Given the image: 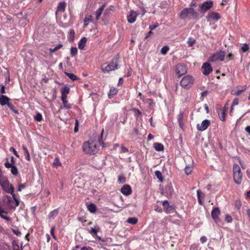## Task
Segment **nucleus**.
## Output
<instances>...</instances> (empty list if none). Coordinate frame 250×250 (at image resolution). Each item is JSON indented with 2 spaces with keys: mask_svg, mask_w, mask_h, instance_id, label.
Listing matches in <instances>:
<instances>
[{
  "mask_svg": "<svg viewBox=\"0 0 250 250\" xmlns=\"http://www.w3.org/2000/svg\"><path fill=\"white\" fill-rule=\"evenodd\" d=\"M103 133L104 129L101 132V138L98 141L90 140L83 143V148L85 153L92 155L98 152L99 146L102 145Z\"/></svg>",
  "mask_w": 250,
  "mask_h": 250,
  "instance_id": "nucleus-1",
  "label": "nucleus"
},
{
  "mask_svg": "<svg viewBox=\"0 0 250 250\" xmlns=\"http://www.w3.org/2000/svg\"><path fill=\"white\" fill-rule=\"evenodd\" d=\"M0 185L4 191L12 195L16 203H19L18 199L14 193V187L9 184L8 178L3 174L0 176Z\"/></svg>",
  "mask_w": 250,
  "mask_h": 250,
  "instance_id": "nucleus-2",
  "label": "nucleus"
},
{
  "mask_svg": "<svg viewBox=\"0 0 250 250\" xmlns=\"http://www.w3.org/2000/svg\"><path fill=\"white\" fill-rule=\"evenodd\" d=\"M179 18L184 20L196 19L198 18V14L193 8H185L180 12Z\"/></svg>",
  "mask_w": 250,
  "mask_h": 250,
  "instance_id": "nucleus-3",
  "label": "nucleus"
},
{
  "mask_svg": "<svg viewBox=\"0 0 250 250\" xmlns=\"http://www.w3.org/2000/svg\"><path fill=\"white\" fill-rule=\"evenodd\" d=\"M233 177L235 183L240 185L242 181V173L239 166L237 164L233 165Z\"/></svg>",
  "mask_w": 250,
  "mask_h": 250,
  "instance_id": "nucleus-4",
  "label": "nucleus"
},
{
  "mask_svg": "<svg viewBox=\"0 0 250 250\" xmlns=\"http://www.w3.org/2000/svg\"><path fill=\"white\" fill-rule=\"evenodd\" d=\"M194 83V78L191 75L184 76L180 81V85L186 89H188L192 87Z\"/></svg>",
  "mask_w": 250,
  "mask_h": 250,
  "instance_id": "nucleus-5",
  "label": "nucleus"
},
{
  "mask_svg": "<svg viewBox=\"0 0 250 250\" xmlns=\"http://www.w3.org/2000/svg\"><path fill=\"white\" fill-rule=\"evenodd\" d=\"M119 68L118 58H113L109 64L107 65L104 68L103 66H101L102 70L104 72H109L111 71L117 69Z\"/></svg>",
  "mask_w": 250,
  "mask_h": 250,
  "instance_id": "nucleus-6",
  "label": "nucleus"
},
{
  "mask_svg": "<svg viewBox=\"0 0 250 250\" xmlns=\"http://www.w3.org/2000/svg\"><path fill=\"white\" fill-rule=\"evenodd\" d=\"M220 213L221 211L218 207L214 208L211 212L212 219L218 226H222L223 224L222 220L219 217Z\"/></svg>",
  "mask_w": 250,
  "mask_h": 250,
  "instance_id": "nucleus-7",
  "label": "nucleus"
},
{
  "mask_svg": "<svg viewBox=\"0 0 250 250\" xmlns=\"http://www.w3.org/2000/svg\"><path fill=\"white\" fill-rule=\"evenodd\" d=\"M225 57V53L224 51H217L209 58L208 61L211 62H214L217 61H223L224 60Z\"/></svg>",
  "mask_w": 250,
  "mask_h": 250,
  "instance_id": "nucleus-8",
  "label": "nucleus"
},
{
  "mask_svg": "<svg viewBox=\"0 0 250 250\" xmlns=\"http://www.w3.org/2000/svg\"><path fill=\"white\" fill-rule=\"evenodd\" d=\"M187 72L186 65L182 64H178L176 66V73L178 77L185 74Z\"/></svg>",
  "mask_w": 250,
  "mask_h": 250,
  "instance_id": "nucleus-9",
  "label": "nucleus"
},
{
  "mask_svg": "<svg viewBox=\"0 0 250 250\" xmlns=\"http://www.w3.org/2000/svg\"><path fill=\"white\" fill-rule=\"evenodd\" d=\"M213 5L212 1H206L200 5V11L204 13L212 7Z\"/></svg>",
  "mask_w": 250,
  "mask_h": 250,
  "instance_id": "nucleus-10",
  "label": "nucleus"
},
{
  "mask_svg": "<svg viewBox=\"0 0 250 250\" xmlns=\"http://www.w3.org/2000/svg\"><path fill=\"white\" fill-rule=\"evenodd\" d=\"M220 14L215 12H209L207 16V19L208 21H217L220 20Z\"/></svg>",
  "mask_w": 250,
  "mask_h": 250,
  "instance_id": "nucleus-11",
  "label": "nucleus"
},
{
  "mask_svg": "<svg viewBox=\"0 0 250 250\" xmlns=\"http://www.w3.org/2000/svg\"><path fill=\"white\" fill-rule=\"evenodd\" d=\"M202 72L205 75H209L212 71L211 65L208 62H205L202 66Z\"/></svg>",
  "mask_w": 250,
  "mask_h": 250,
  "instance_id": "nucleus-12",
  "label": "nucleus"
},
{
  "mask_svg": "<svg viewBox=\"0 0 250 250\" xmlns=\"http://www.w3.org/2000/svg\"><path fill=\"white\" fill-rule=\"evenodd\" d=\"M164 209L166 213H171L174 212L175 206L174 204H160Z\"/></svg>",
  "mask_w": 250,
  "mask_h": 250,
  "instance_id": "nucleus-13",
  "label": "nucleus"
},
{
  "mask_svg": "<svg viewBox=\"0 0 250 250\" xmlns=\"http://www.w3.org/2000/svg\"><path fill=\"white\" fill-rule=\"evenodd\" d=\"M210 124V121L208 119H206L202 121L201 125L199 124L197 125V128L198 130L203 131L205 130L208 127Z\"/></svg>",
  "mask_w": 250,
  "mask_h": 250,
  "instance_id": "nucleus-14",
  "label": "nucleus"
},
{
  "mask_svg": "<svg viewBox=\"0 0 250 250\" xmlns=\"http://www.w3.org/2000/svg\"><path fill=\"white\" fill-rule=\"evenodd\" d=\"M4 166L7 168H11V172L13 175L17 176L19 173L17 167L16 166H12L11 165H10V163L8 162V159H7L6 162L4 163Z\"/></svg>",
  "mask_w": 250,
  "mask_h": 250,
  "instance_id": "nucleus-15",
  "label": "nucleus"
},
{
  "mask_svg": "<svg viewBox=\"0 0 250 250\" xmlns=\"http://www.w3.org/2000/svg\"><path fill=\"white\" fill-rule=\"evenodd\" d=\"M137 14L136 12L131 10L127 16V21L129 23H133L136 20Z\"/></svg>",
  "mask_w": 250,
  "mask_h": 250,
  "instance_id": "nucleus-16",
  "label": "nucleus"
},
{
  "mask_svg": "<svg viewBox=\"0 0 250 250\" xmlns=\"http://www.w3.org/2000/svg\"><path fill=\"white\" fill-rule=\"evenodd\" d=\"M66 6V2L65 1L60 2L58 3L56 11V14L57 15L59 13H62L65 11Z\"/></svg>",
  "mask_w": 250,
  "mask_h": 250,
  "instance_id": "nucleus-17",
  "label": "nucleus"
},
{
  "mask_svg": "<svg viewBox=\"0 0 250 250\" xmlns=\"http://www.w3.org/2000/svg\"><path fill=\"white\" fill-rule=\"evenodd\" d=\"M121 191L123 194L128 195L131 193L132 189L129 185H125L121 188Z\"/></svg>",
  "mask_w": 250,
  "mask_h": 250,
  "instance_id": "nucleus-18",
  "label": "nucleus"
},
{
  "mask_svg": "<svg viewBox=\"0 0 250 250\" xmlns=\"http://www.w3.org/2000/svg\"><path fill=\"white\" fill-rule=\"evenodd\" d=\"M184 115V112L183 111H181L177 117L179 126L181 129H183L184 127V123L183 121Z\"/></svg>",
  "mask_w": 250,
  "mask_h": 250,
  "instance_id": "nucleus-19",
  "label": "nucleus"
},
{
  "mask_svg": "<svg viewBox=\"0 0 250 250\" xmlns=\"http://www.w3.org/2000/svg\"><path fill=\"white\" fill-rule=\"evenodd\" d=\"M226 112L227 110L224 108H220L218 110V115L220 120L222 121H225L226 120Z\"/></svg>",
  "mask_w": 250,
  "mask_h": 250,
  "instance_id": "nucleus-20",
  "label": "nucleus"
},
{
  "mask_svg": "<svg viewBox=\"0 0 250 250\" xmlns=\"http://www.w3.org/2000/svg\"><path fill=\"white\" fill-rule=\"evenodd\" d=\"M10 99L6 96L2 95L0 96V104L1 105H7L10 104L9 101Z\"/></svg>",
  "mask_w": 250,
  "mask_h": 250,
  "instance_id": "nucleus-21",
  "label": "nucleus"
},
{
  "mask_svg": "<svg viewBox=\"0 0 250 250\" xmlns=\"http://www.w3.org/2000/svg\"><path fill=\"white\" fill-rule=\"evenodd\" d=\"M87 42V39L86 37L82 38L81 40L78 42V47L81 50H83L84 49V47L86 45V42Z\"/></svg>",
  "mask_w": 250,
  "mask_h": 250,
  "instance_id": "nucleus-22",
  "label": "nucleus"
},
{
  "mask_svg": "<svg viewBox=\"0 0 250 250\" xmlns=\"http://www.w3.org/2000/svg\"><path fill=\"white\" fill-rule=\"evenodd\" d=\"M104 8H105V4H103L101 7H100L96 10V11L95 12L96 20H99L100 17L101 16Z\"/></svg>",
  "mask_w": 250,
  "mask_h": 250,
  "instance_id": "nucleus-23",
  "label": "nucleus"
},
{
  "mask_svg": "<svg viewBox=\"0 0 250 250\" xmlns=\"http://www.w3.org/2000/svg\"><path fill=\"white\" fill-rule=\"evenodd\" d=\"M197 197L199 203H202L204 202L205 194L200 190L197 191Z\"/></svg>",
  "mask_w": 250,
  "mask_h": 250,
  "instance_id": "nucleus-24",
  "label": "nucleus"
},
{
  "mask_svg": "<svg viewBox=\"0 0 250 250\" xmlns=\"http://www.w3.org/2000/svg\"><path fill=\"white\" fill-rule=\"evenodd\" d=\"M153 146L155 149L158 151H163L164 150L163 145L160 143H154Z\"/></svg>",
  "mask_w": 250,
  "mask_h": 250,
  "instance_id": "nucleus-25",
  "label": "nucleus"
},
{
  "mask_svg": "<svg viewBox=\"0 0 250 250\" xmlns=\"http://www.w3.org/2000/svg\"><path fill=\"white\" fill-rule=\"evenodd\" d=\"M118 92V90L117 88L112 87L110 88V91L108 94V96L109 98H111L114 96L116 95Z\"/></svg>",
  "mask_w": 250,
  "mask_h": 250,
  "instance_id": "nucleus-26",
  "label": "nucleus"
},
{
  "mask_svg": "<svg viewBox=\"0 0 250 250\" xmlns=\"http://www.w3.org/2000/svg\"><path fill=\"white\" fill-rule=\"evenodd\" d=\"M7 212L4 211L1 208V204H0V216L3 219L9 221L10 220L9 217L6 216Z\"/></svg>",
  "mask_w": 250,
  "mask_h": 250,
  "instance_id": "nucleus-27",
  "label": "nucleus"
},
{
  "mask_svg": "<svg viewBox=\"0 0 250 250\" xmlns=\"http://www.w3.org/2000/svg\"><path fill=\"white\" fill-rule=\"evenodd\" d=\"M87 208L91 213H95L97 210L95 204H87Z\"/></svg>",
  "mask_w": 250,
  "mask_h": 250,
  "instance_id": "nucleus-28",
  "label": "nucleus"
},
{
  "mask_svg": "<svg viewBox=\"0 0 250 250\" xmlns=\"http://www.w3.org/2000/svg\"><path fill=\"white\" fill-rule=\"evenodd\" d=\"M75 36V32L74 29H71L69 30L68 36V39L70 41H73L74 39Z\"/></svg>",
  "mask_w": 250,
  "mask_h": 250,
  "instance_id": "nucleus-29",
  "label": "nucleus"
},
{
  "mask_svg": "<svg viewBox=\"0 0 250 250\" xmlns=\"http://www.w3.org/2000/svg\"><path fill=\"white\" fill-rule=\"evenodd\" d=\"M70 89L69 87L65 86L61 89V94L68 95L70 92Z\"/></svg>",
  "mask_w": 250,
  "mask_h": 250,
  "instance_id": "nucleus-30",
  "label": "nucleus"
},
{
  "mask_svg": "<svg viewBox=\"0 0 250 250\" xmlns=\"http://www.w3.org/2000/svg\"><path fill=\"white\" fill-rule=\"evenodd\" d=\"M63 106H62L60 107V109H70L71 108V104H69L68 103V101L67 100H63V101H62Z\"/></svg>",
  "mask_w": 250,
  "mask_h": 250,
  "instance_id": "nucleus-31",
  "label": "nucleus"
},
{
  "mask_svg": "<svg viewBox=\"0 0 250 250\" xmlns=\"http://www.w3.org/2000/svg\"><path fill=\"white\" fill-rule=\"evenodd\" d=\"M22 149L24 152L25 159L28 161H30V156L29 152L27 147L25 146H23Z\"/></svg>",
  "mask_w": 250,
  "mask_h": 250,
  "instance_id": "nucleus-32",
  "label": "nucleus"
},
{
  "mask_svg": "<svg viewBox=\"0 0 250 250\" xmlns=\"http://www.w3.org/2000/svg\"><path fill=\"white\" fill-rule=\"evenodd\" d=\"M91 22H92V19L91 15L85 17L84 19V26H87L88 23Z\"/></svg>",
  "mask_w": 250,
  "mask_h": 250,
  "instance_id": "nucleus-33",
  "label": "nucleus"
},
{
  "mask_svg": "<svg viewBox=\"0 0 250 250\" xmlns=\"http://www.w3.org/2000/svg\"><path fill=\"white\" fill-rule=\"evenodd\" d=\"M126 222L128 223L132 224V225H135L138 222V219L136 217H131V218H128L127 220H126Z\"/></svg>",
  "mask_w": 250,
  "mask_h": 250,
  "instance_id": "nucleus-34",
  "label": "nucleus"
},
{
  "mask_svg": "<svg viewBox=\"0 0 250 250\" xmlns=\"http://www.w3.org/2000/svg\"><path fill=\"white\" fill-rule=\"evenodd\" d=\"M193 170V167L191 166H187L184 169V171L187 175L190 174Z\"/></svg>",
  "mask_w": 250,
  "mask_h": 250,
  "instance_id": "nucleus-35",
  "label": "nucleus"
},
{
  "mask_svg": "<svg viewBox=\"0 0 250 250\" xmlns=\"http://www.w3.org/2000/svg\"><path fill=\"white\" fill-rule=\"evenodd\" d=\"M247 89V85H243L242 86V89H237L234 93L233 94L239 96L243 92L245 91Z\"/></svg>",
  "mask_w": 250,
  "mask_h": 250,
  "instance_id": "nucleus-36",
  "label": "nucleus"
},
{
  "mask_svg": "<svg viewBox=\"0 0 250 250\" xmlns=\"http://www.w3.org/2000/svg\"><path fill=\"white\" fill-rule=\"evenodd\" d=\"M155 175L157 177V178L159 179V180L160 182H162L163 181V177L162 176L161 171H160L159 170H156L155 172Z\"/></svg>",
  "mask_w": 250,
  "mask_h": 250,
  "instance_id": "nucleus-37",
  "label": "nucleus"
},
{
  "mask_svg": "<svg viewBox=\"0 0 250 250\" xmlns=\"http://www.w3.org/2000/svg\"><path fill=\"white\" fill-rule=\"evenodd\" d=\"M154 210L158 212H159V213H161L163 211V210H164L162 206L161 205H160V204H156L155 205L154 207Z\"/></svg>",
  "mask_w": 250,
  "mask_h": 250,
  "instance_id": "nucleus-38",
  "label": "nucleus"
},
{
  "mask_svg": "<svg viewBox=\"0 0 250 250\" xmlns=\"http://www.w3.org/2000/svg\"><path fill=\"white\" fill-rule=\"evenodd\" d=\"M65 74L71 80L73 81L77 80L78 79L77 77L72 73H69L68 72H64Z\"/></svg>",
  "mask_w": 250,
  "mask_h": 250,
  "instance_id": "nucleus-39",
  "label": "nucleus"
},
{
  "mask_svg": "<svg viewBox=\"0 0 250 250\" xmlns=\"http://www.w3.org/2000/svg\"><path fill=\"white\" fill-rule=\"evenodd\" d=\"M0 250H11V249L9 245L5 243H2L0 244Z\"/></svg>",
  "mask_w": 250,
  "mask_h": 250,
  "instance_id": "nucleus-40",
  "label": "nucleus"
},
{
  "mask_svg": "<svg viewBox=\"0 0 250 250\" xmlns=\"http://www.w3.org/2000/svg\"><path fill=\"white\" fill-rule=\"evenodd\" d=\"M59 212V209L58 208L55 209L53 210V211H51L49 214V218H53L55 216H56Z\"/></svg>",
  "mask_w": 250,
  "mask_h": 250,
  "instance_id": "nucleus-41",
  "label": "nucleus"
},
{
  "mask_svg": "<svg viewBox=\"0 0 250 250\" xmlns=\"http://www.w3.org/2000/svg\"><path fill=\"white\" fill-rule=\"evenodd\" d=\"M169 50V47L167 45H166L163 47L161 49V53L163 55H166L168 50Z\"/></svg>",
  "mask_w": 250,
  "mask_h": 250,
  "instance_id": "nucleus-42",
  "label": "nucleus"
},
{
  "mask_svg": "<svg viewBox=\"0 0 250 250\" xmlns=\"http://www.w3.org/2000/svg\"><path fill=\"white\" fill-rule=\"evenodd\" d=\"M62 46H63L62 44H59L54 48H50L49 51H50V53H53V52H54L57 51L58 50L62 48Z\"/></svg>",
  "mask_w": 250,
  "mask_h": 250,
  "instance_id": "nucleus-43",
  "label": "nucleus"
},
{
  "mask_svg": "<svg viewBox=\"0 0 250 250\" xmlns=\"http://www.w3.org/2000/svg\"><path fill=\"white\" fill-rule=\"evenodd\" d=\"M34 119L38 121V122H41L42 120V117L41 113L38 112L35 116H34Z\"/></svg>",
  "mask_w": 250,
  "mask_h": 250,
  "instance_id": "nucleus-44",
  "label": "nucleus"
},
{
  "mask_svg": "<svg viewBox=\"0 0 250 250\" xmlns=\"http://www.w3.org/2000/svg\"><path fill=\"white\" fill-rule=\"evenodd\" d=\"M195 42H196L195 40H194L193 38H188V46L191 47L192 46H193L195 44Z\"/></svg>",
  "mask_w": 250,
  "mask_h": 250,
  "instance_id": "nucleus-45",
  "label": "nucleus"
},
{
  "mask_svg": "<svg viewBox=\"0 0 250 250\" xmlns=\"http://www.w3.org/2000/svg\"><path fill=\"white\" fill-rule=\"evenodd\" d=\"M78 53V49L76 47H71L70 49V54L72 57L75 56Z\"/></svg>",
  "mask_w": 250,
  "mask_h": 250,
  "instance_id": "nucleus-46",
  "label": "nucleus"
},
{
  "mask_svg": "<svg viewBox=\"0 0 250 250\" xmlns=\"http://www.w3.org/2000/svg\"><path fill=\"white\" fill-rule=\"evenodd\" d=\"M240 49L243 52H246L249 49V46L248 44L245 43L241 46Z\"/></svg>",
  "mask_w": 250,
  "mask_h": 250,
  "instance_id": "nucleus-47",
  "label": "nucleus"
},
{
  "mask_svg": "<svg viewBox=\"0 0 250 250\" xmlns=\"http://www.w3.org/2000/svg\"><path fill=\"white\" fill-rule=\"evenodd\" d=\"M12 247L13 250H20L19 246L15 240H13L12 242Z\"/></svg>",
  "mask_w": 250,
  "mask_h": 250,
  "instance_id": "nucleus-48",
  "label": "nucleus"
},
{
  "mask_svg": "<svg viewBox=\"0 0 250 250\" xmlns=\"http://www.w3.org/2000/svg\"><path fill=\"white\" fill-rule=\"evenodd\" d=\"M239 104V99L238 98H235L233 100L231 106V110H232L233 109V107L234 106L238 105Z\"/></svg>",
  "mask_w": 250,
  "mask_h": 250,
  "instance_id": "nucleus-49",
  "label": "nucleus"
},
{
  "mask_svg": "<svg viewBox=\"0 0 250 250\" xmlns=\"http://www.w3.org/2000/svg\"><path fill=\"white\" fill-rule=\"evenodd\" d=\"M8 107L13 111V112L16 114H19V111L18 110L15 109L14 106L11 104H8Z\"/></svg>",
  "mask_w": 250,
  "mask_h": 250,
  "instance_id": "nucleus-50",
  "label": "nucleus"
},
{
  "mask_svg": "<svg viewBox=\"0 0 250 250\" xmlns=\"http://www.w3.org/2000/svg\"><path fill=\"white\" fill-rule=\"evenodd\" d=\"M100 228L98 227H95V228H91L90 233H93L95 235H97V232L99 231Z\"/></svg>",
  "mask_w": 250,
  "mask_h": 250,
  "instance_id": "nucleus-51",
  "label": "nucleus"
},
{
  "mask_svg": "<svg viewBox=\"0 0 250 250\" xmlns=\"http://www.w3.org/2000/svg\"><path fill=\"white\" fill-rule=\"evenodd\" d=\"M225 220L227 223H231L232 221V218L230 215L227 214L225 216Z\"/></svg>",
  "mask_w": 250,
  "mask_h": 250,
  "instance_id": "nucleus-52",
  "label": "nucleus"
},
{
  "mask_svg": "<svg viewBox=\"0 0 250 250\" xmlns=\"http://www.w3.org/2000/svg\"><path fill=\"white\" fill-rule=\"evenodd\" d=\"M118 182L119 183H125V178L124 176H119L118 178Z\"/></svg>",
  "mask_w": 250,
  "mask_h": 250,
  "instance_id": "nucleus-53",
  "label": "nucleus"
},
{
  "mask_svg": "<svg viewBox=\"0 0 250 250\" xmlns=\"http://www.w3.org/2000/svg\"><path fill=\"white\" fill-rule=\"evenodd\" d=\"M132 110L135 113V116L139 117L142 115L141 112L138 108H133Z\"/></svg>",
  "mask_w": 250,
  "mask_h": 250,
  "instance_id": "nucleus-54",
  "label": "nucleus"
},
{
  "mask_svg": "<svg viewBox=\"0 0 250 250\" xmlns=\"http://www.w3.org/2000/svg\"><path fill=\"white\" fill-rule=\"evenodd\" d=\"M139 134V130L137 127H135L131 133V135L137 136Z\"/></svg>",
  "mask_w": 250,
  "mask_h": 250,
  "instance_id": "nucleus-55",
  "label": "nucleus"
},
{
  "mask_svg": "<svg viewBox=\"0 0 250 250\" xmlns=\"http://www.w3.org/2000/svg\"><path fill=\"white\" fill-rule=\"evenodd\" d=\"M10 151L13 152V153L15 154V155L17 157H19V155H18L17 151L15 150V149L14 147H11L10 148Z\"/></svg>",
  "mask_w": 250,
  "mask_h": 250,
  "instance_id": "nucleus-56",
  "label": "nucleus"
},
{
  "mask_svg": "<svg viewBox=\"0 0 250 250\" xmlns=\"http://www.w3.org/2000/svg\"><path fill=\"white\" fill-rule=\"evenodd\" d=\"M200 240L202 243H204L207 241V238L205 236H202L201 237Z\"/></svg>",
  "mask_w": 250,
  "mask_h": 250,
  "instance_id": "nucleus-57",
  "label": "nucleus"
},
{
  "mask_svg": "<svg viewBox=\"0 0 250 250\" xmlns=\"http://www.w3.org/2000/svg\"><path fill=\"white\" fill-rule=\"evenodd\" d=\"M158 24L157 23H154V24L149 26V29H150V30H154L157 27H158Z\"/></svg>",
  "mask_w": 250,
  "mask_h": 250,
  "instance_id": "nucleus-58",
  "label": "nucleus"
},
{
  "mask_svg": "<svg viewBox=\"0 0 250 250\" xmlns=\"http://www.w3.org/2000/svg\"><path fill=\"white\" fill-rule=\"evenodd\" d=\"M147 103H148V104L149 106H152L154 104V103L152 99H148L147 100Z\"/></svg>",
  "mask_w": 250,
  "mask_h": 250,
  "instance_id": "nucleus-59",
  "label": "nucleus"
},
{
  "mask_svg": "<svg viewBox=\"0 0 250 250\" xmlns=\"http://www.w3.org/2000/svg\"><path fill=\"white\" fill-rule=\"evenodd\" d=\"M227 58L228 59V60H232L234 58V56L232 53H230L227 56Z\"/></svg>",
  "mask_w": 250,
  "mask_h": 250,
  "instance_id": "nucleus-60",
  "label": "nucleus"
},
{
  "mask_svg": "<svg viewBox=\"0 0 250 250\" xmlns=\"http://www.w3.org/2000/svg\"><path fill=\"white\" fill-rule=\"evenodd\" d=\"M128 151V149L126 147H125L124 146H122L121 147V152L122 153H125V152H127Z\"/></svg>",
  "mask_w": 250,
  "mask_h": 250,
  "instance_id": "nucleus-61",
  "label": "nucleus"
},
{
  "mask_svg": "<svg viewBox=\"0 0 250 250\" xmlns=\"http://www.w3.org/2000/svg\"><path fill=\"white\" fill-rule=\"evenodd\" d=\"M10 161L11 163H10V165H11L12 166H15V162L13 156H11L10 157Z\"/></svg>",
  "mask_w": 250,
  "mask_h": 250,
  "instance_id": "nucleus-62",
  "label": "nucleus"
},
{
  "mask_svg": "<svg viewBox=\"0 0 250 250\" xmlns=\"http://www.w3.org/2000/svg\"><path fill=\"white\" fill-rule=\"evenodd\" d=\"M13 231L17 236H19L21 234V231L19 230L13 229Z\"/></svg>",
  "mask_w": 250,
  "mask_h": 250,
  "instance_id": "nucleus-63",
  "label": "nucleus"
},
{
  "mask_svg": "<svg viewBox=\"0 0 250 250\" xmlns=\"http://www.w3.org/2000/svg\"><path fill=\"white\" fill-rule=\"evenodd\" d=\"M81 250H93V249L91 247L88 246V247H83L81 249Z\"/></svg>",
  "mask_w": 250,
  "mask_h": 250,
  "instance_id": "nucleus-64",
  "label": "nucleus"
}]
</instances>
